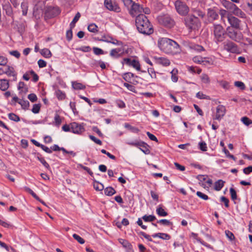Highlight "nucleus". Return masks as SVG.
Masks as SVG:
<instances>
[{
  "mask_svg": "<svg viewBox=\"0 0 252 252\" xmlns=\"http://www.w3.org/2000/svg\"><path fill=\"white\" fill-rule=\"evenodd\" d=\"M26 190L27 192L31 194L32 196V197H34L36 200H39V197L31 189L27 188H26Z\"/></svg>",
  "mask_w": 252,
  "mask_h": 252,
  "instance_id": "nucleus-58",
  "label": "nucleus"
},
{
  "mask_svg": "<svg viewBox=\"0 0 252 252\" xmlns=\"http://www.w3.org/2000/svg\"><path fill=\"white\" fill-rule=\"evenodd\" d=\"M223 5L226 8L230 10L231 11H232L236 6L233 2L226 0L223 2Z\"/></svg>",
  "mask_w": 252,
  "mask_h": 252,
  "instance_id": "nucleus-28",
  "label": "nucleus"
},
{
  "mask_svg": "<svg viewBox=\"0 0 252 252\" xmlns=\"http://www.w3.org/2000/svg\"><path fill=\"white\" fill-rule=\"evenodd\" d=\"M80 17V13L79 12H77L74 17L72 21L70 24V28L71 29H73L75 27L76 23L78 21Z\"/></svg>",
  "mask_w": 252,
  "mask_h": 252,
  "instance_id": "nucleus-31",
  "label": "nucleus"
},
{
  "mask_svg": "<svg viewBox=\"0 0 252 252\" xmlns=\"http://www.w3.org/2000/svg\"><path fill=\"white\" fill-rule=\"evenodd\" d=\"M234 84L236 87L239 88L242 90H244L245 89V85L242 82L236 81Z\"/></svg>",
  "mask_w": 252,
  "mask_h": 252,
  "instance_id": "nucleus-54",
  "label": "nucleus"
},
{
  "mask_svg": "<svg viewBox=\"0 0 252 252\" xmlns=\"http://www.w3.org/2000/svg\"><path fill=\"white\" fill-rule=\"evenodd\" d=\"M3 10L5 11L6 14L12 17L13 12L9 0H0Z\"/></svg>",
  "mask_w": 252,
  "mask_h": 252,
  "instance_id": "nucleus-11",
  "label": "nucleus"
},
{
  "mask_svg": "<svg viewBox=\"0 0 252 252\" xmlns=\"http://www.w3.org/2000/svg\"><path fill=\"white\" fill-rule=\"evenodd\" d=\"M196 195L200 198H202L203 200H206L209 199L208 195L206 194L197 191Z\"/></svg>",
  "mask_w": 252,
  "mask_h": 252,
  "instance_id": "nucleus-59",
  "label": "nucleus"
},
{
  "mask_svg": "<svg viewBox=\"0 0 252 252\" xmlns=\"http://www.w3.org/2000/svg\"><path fill=\"white\" fill-rule=\"evenodd\" d=\"M9 87V82L6 79H0V90L6 91Z\"/></svg>",
  "mask_w": 252,
  "mask_h": 252,
  "instance_id": "nucleus-22",
  "label": "nucleus"
},
{
  "mask_svg": "<svg viewBox=\"0 0 252 252\" xmlns=\"http://www.w3.org/2000/svg\"><path fill=\"white\" fill-rule=\"evenodd\" d=\"M226 113L225 107L222 105H220L217 106L216 108V115L213 118L214 120H220L225 115Z\"/></svg>",
  "mask_w": 252,
  "mask_h": 252,
  "instance_id": "nucleus-13",
  "label": "nucleus"
},
{
  "mask_svg": "<svg viewBox=\"0 0 252 252\" xmlns=\"http://www.w3.org/2000/svg\"><path fill=\"white\" fill-rule=\"evenodd\" d=\"M135 24L137 30L142 34L150 35L154 32L153 26L144 14H139L136 16Z\"/></svg>",
  "mask_w": 252,
  "mask_h": 252,
  "instance_id": "nucleus-1",
  "label": "nucleus"
},
{
  "mask_svg": "<svg viewBox=\"0 0 252 252\" xmlns=\"http://www.w3.org/2000/svg\"><path fill=\"white\" fill-rule=\"evenodd\" d=\"M226 237L231 241L235 239L234 234L229 230H226L225 232Z\"/></svg>",
  "mask_w": 252,
  "mask_h": 252,
  "instance_id": "nucleus-56",
  "label": "nucleus"
},
{
  "mask_svg": "<svg viewBox=\"0 0 252 252\" xmlns=\"http://www.w3.org/2000/svg\"><path fill=\"white\" fill-rule=\"evenodd\" d=\"M226 34L230 39L237 42H241L243 37L241 32H238L230 27H228L226 28Z\"/></svg>",
  "mask_w": 252,
  "mask_h": 252,
  "instance_id": "nucleus-5",
  "label": "nucleus"
},
{
  "mask_svg": "<svg viewBox=\"0 0 252 252\" xmlns=\"http://www.w3.org/2000/svg\"><path fill=\"white\" fill-rule=\"evenodd\" d=\"M119 242L126 249L127 252H134L132 245L127 240L123 239H119Z\"/></svg>",
  "mask_w": 252,
  "mask_h": 252,
  "instance_id": "nucleus-17",
  "label": "nucleus"
},
{
  "mask_svg": "<svg viewBox=\"0 0 252 252\" xmlns=\"http://www.w3.org/2000/svg\"><path fill=\"white\" fill-rule=\"evenodd\" d=\"M133 77L134 74L131 72L125 73L123 75V79L127 82H129L131 78H133Z\"/></svg>",
  "mask_w": 252,
  "mask_h": 252,
  "instance_id": "nucleus-36",
  "label": "nucleus"
},
{
  "mask_svg": "<svg viewBox=\"0 0 252 252\" xmlns=\"http://www.w3.org/2000/svg\"><path fill=\"white\" fill-rule=\"evenodd\" d=\"M158 222L166 226H169L172 225V223L171 222L166 219L160 220L158 221Z\"/></svg>",
  "mask_w": 252,
  "mask_h": 252,
  "instance_id": "nucleus-51",
  "label": "nucleus"
},
{
  "mask_svg": "<svg viewBox=\"0 0 252 252\" xmlns=\"http://www.w3.org/2000/svg\"><path fill=\"white\" fill-rule=\"evenodd\" d=\"M99 41H104L108 43H111L113 44L121 45L122 42L117 40V39H113L111 36L104 35L102 36Z\"/></svg>",
  "mask_w": 252,
  "mask_h": 252,
  "instance_id": "nucleus-16",
  "label": "nucleus"
},
{
  "mask_svg": "<svg viewBox=\"0 0 252 252\" xmlns=\"http://www.w3.org/2000/svg\"><path fill=\"white\" fill-rule=\"evenodd\" d=\"M94 53L96 55H103L104 54V52L103 50L98 47H94L93 48Z\"/></svg>",
  "mask_w": 252,
  "mask_h": 252,
  "instance_id": "nucleus-44",
  "label": "nucleus"
},
{
  "mask_svg": "<svg viewBox=\"0 0 252 252\" xmlns=\"http://www.w3.org/2000/svg\"><path fill=\"white\" fill-rule=\"evenodd\" d=\"M89 138L93 141L94 142L96 143L98 145H102V142L100 140L96 138L95 137H94L93 135H89Z\"/></svg>",
  "mask_w": 252,
  "mask_h": 252,
  "instance_id": "nucleus-61",
  "label": "nucleus"
},
{
  "mask_svg": "<svg viewBox=\"0 0 252 252\" xmlns=\"http://www.w3.org/2000/svg\"><path fill=\"white\" fill-rule=\"evenodd\" d=\"M142 6L141 5L134 2L132 5L130 6L129 13L133 16H135L136 15H139V14H142Z\"/></svg>",
  "mask_w": 252,
  "mask_h": 252,
  "instance_id": "nucleus-12",
  "label": "nucleus"
},
{
  "mask_svg": "<svg viewBox=\"0 0 252 252\" xmlns=\"http://www.w3.org/2000/svg\"><path fill=\"white\" fill-rule=\"evenodd\" d=\"M8 118L10 120L16 122H19L20 120V117L18 115L13 113H11L8 114Z\"/></svg>",
  "mask_w": 252,
  "mask_h": 252,
  "instance_id": "nucleus-37",
  "label": "nucleus"
},
{
  "mask_svg": "<svg viewBox=\"0 0 252 252\" xmlns=\"http://www.w3.org/2000/svg\"><path fill=\"white\" fill-rule=\"evenodd\" d=\"M228 21L231 28L235 29H240V21L235 17L232 16H227Z\"/></svg>",
  "mask_w": 252,
  "mask_h": 252,
  "instance_id": "nucleus-15",
  "label": "nucleus"
},
{
  "mask_svg": "<svg viewBox=\"0 0 252 252\" xmlns=\"http://www.w3.org/2000/svg\"><path fill=\"white\" fill-rule=\"evenodd\" d=\"M157 19L160 24L167 28H171L175 25L174 21L168 15L159 16Z\"/></svg>",
  "mask_w": 252,
  "mask_h": 252,
  "instance_id": "nucleus-7",
  "label": "nucleus"
},
{
  "mask_svg": "<svg viewBox=\"0 0 252 252\" xmlns=\"http://www.w3.org/2000/svg\"><path fill=\"white\" fill-rule=\"evenodd\" d=\"M130 66H132L133 67L135 68L137 70H140V65L138 61L133 60L132 63Z\"/></svg>",
  "mask_w": 252,
  "mask_h": 252,
  "instance_id": "nucleus-49",
  "label": "nucleus"
},
{
  "mask_svg": "<svg viewBox=\"0 0 252 252\" xmlns=\"http://www.w3.org/2000/svg\"><path fill=\"white\" fill-rule=\"evenodd\" d=\"M116 193V190L114 188L109 187L104 189V193L108 196H112Z\"/></svg>",
  "mask_w": 252,
  "mask_h": 252,
  "instance_id": "nucleus-30",
  "label": "nucleus"
},
{
  "mask_svg": "<svg viewBox=\"0 0 252 252\" xmlns=\"http://www.w3.org/2000/svg\"><path fill=\"white\" fill-rule=\"evenodd\" d=\"M153 238L158 237L163 240H169L171 238V236L166 233H158L154 234L152 235Z\"/></svg>",
  "mask_w": 252,
  "mask_h": 252,
  "instance_id": "nucleus-20",
  "label": "nucleus"
},
{
  "mask_svg": "<svg viewBox=\"0 0 252 252\" xmlns=\"http://www.w3.org/2000/svg\"><path fill=\"white\" fill-rule=\"evenodd\" d=\"M88 30L89 31L92 32H97V26L94 24H90L88 27Z\"/></svg>",
  "mask_w": 252,
  "mask_h": 252,
  "instance_id": "nucleus-39",
  "label": "nucleus"
},
{
  "mask_svg": "<svg viewBox=\"0 0 252 252\" xmlns=\"http://www.w3.org/2000/svg\"><path fill=\"white\" fill-rule=\"evenodd\" d=\"M177 72V70H173L171 73L172 74L171 79L174 82H177L178 79V76L176 75V73Z\"/></svg>",
  "mask_w": 252,
  "mask_h": 252,
  "instance_id": "nucleus-57",
  "label": "nucleus"
},
{
  "mask_svg": "<svg viewBox=\"0 0 252 252\" xmlns=\"http://www.w3.org/2000/svg\"><path fill=\"white\" fill-rule=\"evenodd\" d=\"M73 237L81 244H83L85 243V240L76 234H74L73 235Z\"/></svg>",
  "mask_w": 252,
  "mask_h": 252,
  "instance_id": "nucleus-53",
  "label": "nucleus"
},
{
  "mask_svg": "<svg viewBox=\"0 0 252 252\" xmlns=\"http://www.w3.org/2000/svg\"><path fill=\"white\" fill-rule=\"evenodd\" d=\"M192 11L198 16L203 18L205 13L199 9H193Z\"/></svg>",
  "mask_w": 252,
  "mask_h": 252,
  "instance_id": "nucleus-41",
  "label": "nucleus"
},
{
  "mask_svg": "<svg viewBox=\"0 0 252 252\" xmlns=\"http://www.w3.org/2000/svg\"><path fill=\"white\" fill-rule=\"evenodd\" d=\"M230 193L232 200H235L237 199V196L235 190L231 188L230 189Z\"/></svg>",
  "mask_w": 252,
  "mask_h": 252,
  "instance_id": "nucleus-52",
  "label": "nucleus"
},
{
  "mask_svg": "<svg viewBox=\"0 0 252 252\" xmlns=\"http://www.w3.org/2000/svg\"><path fill=\"white\" fill-rule=\"evenodd\" d=\"M21 7L22 9V13L23 15H26L28 11V4L27 2H23L21 3Z\"/></svg>",
  "mask_w": 252,
  "mask_h": 252,
  "instance_id": "nucleus-40",
  "label": "nucleus"
},
{
  "mask_svg": "<svg viewBox=\"0 0 252 252\" xmlns=\"http://www.w3.org/2000/svg\"><path fill=\"white\" fill-rule=\"evenodd\" d=\"M28 98L32 102L36 101L37 99V97L34 94H29L28 96Z\"/></svg>",
  "mask_w": 252,
  "mask_h": 252,
  "instance_id": "nucleus-60",
  "label": "nucleus"
},
{
  "mask_svg": "<svg viewBox=\"0 0 252 252\" xmlns=\"http://www.w3.org/2000/svg\"><path fill=\"white\" fill-rule=\"evenodd\" d=\"M156 212L157 214L160 217H165L167 216V213L161 207L160 205L158 206Z\"/></svg>",
  "mask_w": 252,
  "mask_h": 252,
  "instance_id": "nucleus-27",
  "label": "nucleus"
},
{
  "mask_svg": "<svg viewBox=\"0 0 252 252\" xmlns=\"http://www.w3.org/2000/svg\"><path fill=\"white\" fill-rule=\"evenodd\" d=\"M225 182L222 180H219L215 183L214 189L216 190L219 191L221 190L224 186Z\"/></svg>",
  "mask_w": 252,
  "mask_h": 252,
  "instance_id": "nucleus-26",
  "label": "nucleus"
},
{
  "mask_svg": "<svg viewBox=\"0 0 252 252\" xmlns=\"http://www.w3.org/2000/svg\"><path fill=\"white\" fill-rule=\"evenodd\" d=\"M174 4L177 12L180 15L185 16L189 13V7L185 2L177 0L175 2Z\"/></svg>",
  "mask_w": 252,
  "mask_h": 252,
  "instance_id": "nucleus-6",
  "label": "nucleus"
},
{
  "mask_svg": "<svg viewBox=\"0 0 252 252\" xmlns=\"http://www.w3.org/2000/svg\"><path fill=\"white\" fill-rule=\"evenodd\" d=\"M148 145L146 143L143 141H140L139 147H142V148H139L145 154H149L150 153V151L148 149Z\"/></svg>",
  "mask_w": 252,
  "mask_h": 252,
  "instance_id": "nucleus-23",
  "label": "nucleus"
},
{
  "mask_svg": "<svg viewBox=\"0 0 252 252\" xmlns=\"http://www.w3.org/2000/svg\"><path fill=\"white\" fill-rule=\"evenodd\" d=\"M196 97L199 99H210V97L203 94L202 92H199L196 94Z\"/></svg>",
  "mask_w": 252,
  "mask_h": 252,
  "instance_id": "nucleus-50",
  "label": "nucleus"
},
{
  "mask_svg": "<svg viewBox=\"0 0 252 252\" xmlns=\"http://www.w3.org/2000/svg\"><path fill=\"white\" fill-rule=\"evenodd\" d=\"M158 46L161 50L167 54H174L178 51V44L167 38H162L158 40Z\"/></svg>",
  "mask_w": 252,
  "mask_h": 252,
  "instance_id": "nucleus-2",
  "label": "nucleus"
},
{
  "mask_svg": "<svg viewBox=\"0 0 252 252\" xmlns=\"http://www.w3.org/2000/svg\"><path fill=\"white\" fill-rule=\"evenodd\" d=\"M241 121L247 126L252 124V121L247 117H242Z\"/></svg>",
  "mask_w": 252,
  "mask_h": 252,
  "instance_id": "nucleus-46",
  "label": "nucleus"
},
{
  "mask_svg": "<svg viewBox=\"0 0 252 252\" xmlns=\"http://www.w3.org/2000/svg\"><path fill=\"white\" fill-rule=\"evenodd\" d=\"M142 219L145 221H146V222L153 221L156 219V218L155 216H153V215H149V216L144 215V216H143Z\"/></svg>",
  "mask_w": 252,
  "mask_h": 252,
  "instance_id": "nucleus-38",
  "label": "nucleus"
},
{
  "mask_svg": "<svg viewBox=\"0 0 252 252\" xmlns=\"http://www.w3.org/2000/svg\"><path fill=\"white\" fill-rule=\"evenodd\" d=\"M223 48L224 50L232 53H235L238 51L237 45L229 40L223 43Z\"/></svg>",
  "mask_w": 252,
  "mask_h": 252,
  "instance_id": "nucleus-10",
  "label": "nucleus"
},
{
  "mask_svg": "<svg viewBox=\"0 0 252 252\" xmlns=\"http://www.w3.org/2000/svg\"><path fill=\"white\" fill-rule=\"evenodd\" d=\"M206 58H203L201 56H195L192 58V61L197 63L202 64L203 62V59H206Z\"/></svg>",
  "mask_w": 252,
  "mask_h": 252,
  "instance_id": "nucleus-42",
  "label": "nucleus"
},
{
  "mask_svg": "<svg viewBox=\"0 0 252 252\" xmlns=\"http://www.w3.org/2000/svg\"><path fill=\"white\" fill-rule=\"evenodd\" d=\"M29 73L32 75V80L33 82H37L38 79H39V78H38V75L34 72V71H33L32 70H31L30 71H29Z\"/></svg>",
  "mask_w": 252,
  "mask_h": 252,
  "instance_id": "nucleus-64",
  "label": "nucleus"
},
{
  "mask_svg": "<svg viewBox=\"0 0 252 252\" xmlns=\"http://www.w3.org/2000/svg\"><path fill=\"white\" fill-rule=\"evenodd\" d=\"M56 95L59 100H63L65 97V94L64 93L60 90H57L55 92Z\"/></svg>",
  "mask_w": 252,
  "mask_h": 252,
  "instance_id": "nucleus-32",
  "label": "nucleus"
},
{
  "mask_svg": "<svg viewBox=\"0 0 252 252\" xmlns=\"http://www.w3.org/2000/svg\"><path fill=\"white\" fill-rule=\"evenodd\" d=\"M191 48L192 49H193L194 50H195L197 52H200L201 51H204L205 50L204 47L199 45H193L192 46Z\"/></svg>",
  "mask_w": 252,
  "mask_h": 252,
  "instance_id": "nucleus-48",
  "label": "nucleus"
},
{
  "mask_svg": "<svg viewBox=\"0 0 252 252\" xmlns=\"http://www.w3.org/2000/svg\"><path fill=\"white\" fill-rule=\"evenodd\" d=\"M72 87L75 90H82L85 88V86L80 83L73 82L72 83Z\"/></svg>",
  "mask_w": 252,
  "mask_h": 252,
  "instance_id": "nucleus-33",
  "label": "nucleus"
},
{
  "mask_svg": "<svg viewBox=\"0 0 252 252\" xmlns=\"http://www.w3.org/2000/svg\"><path fill=\"white\" fill-rule=\"evenodd\" d=\"M40 53L45 58H50L52 55L50 51L47 48H44L41 50Z\"/></svg>",
  "mask_w": 252,
  "mask_h": 252,
  "instance_id": "nucleus-34",
  "label": "nucleus"
},
{
  "mask_svg": "<svg viewBox=\"0 0 252 252\" xmlns=\"http://www.w3.org/2000/svg\"><path fill=\"white\" fill-rule=\"evenodd\" d=\"M8 62V60L6 58L0 56V65L4 66Z\"/></svg>",
  "mask_w": 252,
  "mask_h": 252,
  "instance_id": "nucleus-63",
  "label": "nucleus"
},
{
  "mask_svg": "<svg viewBox=\"0 0 252 252\" xmlns=\"http://www.w3.org/2000/svg\"><path fill=\"white\" fill-rule=\"evenodd\" d=\"M40 109V104H35L33 105L32 111L34 113L37 114L39 113Z\"/></svg>",
  "mask_w": 252,
  "mask_h": 252,
  "instance_id": "nucleus-45",
  "label": "nucleus"
},
{
  "mask_svg": "<svg viewBox=\"0 0 252 252\" xmlns=\"http://www.w3.org/2000/svg\"><path fill=\"white\" fill-rule=\"evenodd\" d=\"M125 127L129 129L132 132L134 133H138L139 131V129L136 127L132 126L128 124H125Z\"/></svg>",
  "mask_w": 252,
  "mask_h": 252,
  "instance_id": "nucleus-43",
  "label": "nucleus"
},
{
  "mask_svg": "<svg viewBox=\"0 0 252 252\" xmlns=\"http://www.w3.org/2000/svg\"><path fill=\"white\" fill-rule=\"evenodd\" d=\"M4 74H6L8 76L13 77V80L15 81L16 80L17 73L13 67L7 66V68L4 71Z\"/></svg>",
  "mask_w": 252,
  "mask_h": 252,
  "instance_id": "nucleus-19",
  "label": "nucleus"
},
{
  "mask_svg": "<svg viewBox=\"0 0 252 252\" xmlns=\"http://www.w3.org/2000/svg\"><path fill=\"white\" fill-rule=\"evenodd\" d=\"M104 4L106 7L109 10L114 11L117 12L120 11V7L115 2L111 0H105Z\"/></svg>",
  "mask_w": 252,
  "mask_h": 252,
  "instance_id": "nucleus-14",
  "label": "nucleus"
},
{
  "mask_svg": "<svg viewBox=\"0 0 252 252\" xmlns=\"http://www.w3.org/2000/svg\"><path fill=\"white\" fill-rule=\"evenodd\" d=\"M199 148L200 150L203 152H206L207 150V147L206 143L204 141L199 143Z\"/></svg>",
  "mask_w": 252,
  "mask_h": 252,
  "instance_id": "nucleus-47",
  "label": "nucleus"
},
{
  "mask_svg": "<svg viewBox=\"0 0 252 252\" xmlns=\"http://www.w3.org/2000/svg\"><path fill=\"white\" fill-rule=\"evenodd\" d=\"M215 40L217 42H222L225 39L226 31L220 24H214L213 27Z\"/></svg>",
  "mask_w": 252,
  "mask_h": 252,
  "instance_id": "nucleus-4",
  "label": "nucleus"
},
{
  "mask_svg": "<svg viewBox=\"0 0 252 252\" xmlns=\"http://www.w3.org/2000/svg\"><path fill=\"white\" fill-rule=\"evenodd\" d=\"M121 51L120 48H116L112 49L110 53V55L113 57L118 58L121 57V54L119 53Z\"/></svg>",
  "mask_w": 252,
  "mask_h": 252,
  "instance_id": "nucleus-25",
  "label": "nucleus"
},
{
  "mask_svg": "<svg viewBox=\"0 0 252 252\" xmlns=\"http://www.w3.org/2000/svg\"><path fill=\"white\" fill-rule=\"evenodd\" d=\"M157 62L159 64H162L165 66H168L170 63L168 59L162 57L158 58Z\"/></svg>",
  "mask_w": 252,
  "mask_h": 252,
  "instance_id": "nucleus-24",
  "label": "nucleus"
},
{
  "mask_svg": "<svg viewBox=\"0 0 252 252\" xmlns=\"http://www.w3.org/2000/svg\"><path fill=\"white\" fill-rule=\"evenodd\" d=\"M207 16L210 20L212 21L218 19L219 15L213 8H208L207 10Z\"/></svg>",
  "mask_w": 252,
  "mask_h": 252,
  "instance_id": "nucleus-18",
  "label": "nucleus"
},
{
  "mask_svg": "<svg viewBox=\"0 0 252 252\" xmlns=\"http://www.w3.org/2000/svg\"><path fill=\"white\" fill-rule=\"evenodd\" d=\"M186 26L190 30H196L200 27L201 22L196 16L193 14L187 16L184 18Z\"/></svg>",
  "mask_w": 252,
  "mask_h": 252,
  "instance_id": "nucleus-3",
  "label": "nucleus"
},
{
  "mask_svg": "<svg viewBox=\"0 0 252 252\" xmlns=\"http://www.w3.org/2000/svg\"><path fill=\"white\" fill-rule=\"evenodd\" d=\"M234 15L241 18H245L246 14L242 11L237 6L231 11Z\"/></svg>",
  "mask_w": 252,
  "mask_h": 252,
  "instance_id": "nucleus-21",
  "label": "nucleus"
},
{
  "mask_svg": "<svg viewBox=\"0 0 252 252\" xmlns=\"http://www.w3.org/2000/svg\"><path fill=\"white\" fill-rule=\"evenodd\" d=\"M201 80L205 84H208L210 82V79L209 76L206 74H203L201 75Z\"/></svg>",
  "mask_w": 252,
  "mask_h": 252,
  "instance_id": "nucleus-55",
  "label": "nucleus"
},
{
  "mask_svg": "<svg viewBox=\"0 0 252 252\" xmlns=\"http://www.w3.org/2000/svg\"><path fill=\"white\" fill-rule=\"evenodd\" d=\"M60 13L58 7L49 6L47 7L44 12L45 18L50 19L57 16Z\"/></svg>",
  "mask_w": 252,
  "mask_h": 252,
  "instance_id": "nucleus-8",
  "label": "nucleus"
},
{
  "mask_svg": "<svg viewBox=\"0 0 252 252\" xmlns=\"http://www.w3.org/2000/svg\"><path fill=\"white\" fill-rule=\"evenodd\" d=\"M85 130L83 124L76 122L71 123V131L74 133L80 134Z\"/></svg>",
  "mask_w": 252,
  "mask_h": 252,
  "instance_id": "nucleus-9",
  "label": "nucleus"
},
{
  "mask_svg": "<svg viewBox=\"0 0 252 252\" xmlns=\"http://www.w3.org/2000/svg\"><path fill=\"white\" fill-rule=\"evenodd\" d=\"M18 103L21 105L23 109H28L30 106V103L28 100L20 99Z\"/></svg>",
  "mask_w": 252,
  "mask_h": 252,
  "instance_id": "nucleus-29",
  "label": "nucleus"
},
{
  "mask_svg": "<svg viewBox=\"0 0 252 252\" xmlns=\"http://www.w3.org/2000/svg\"><path fill=\"white\" fill-rule=\"evenodd\" d=\"M94 188L96 190L98 191H101L104 189L103 185L96 181L94 184Z\"/></svg>",
  "mask_w": 252,
  "mask_h": 252,
  "instance_id": "nucleus-35",
  "label": "nucleus"
},
{
  "mask_svg": "<svg viewBox=\"0 0 252 252\" xmlns=\"http://www.w3.org/2000/svg\"><path fill=\"white\" fill-rule=\"evenodd\" d=\"M72 29L70 28V30L67 31L66 33V37L68 41H70L71 40L72 38Z\"/></svg>",
  "mask_w": 252,
  "mask_h": 252,
  "instance_id": "nucleus-62",
  "label": "nucleus"
}]
</instances>
